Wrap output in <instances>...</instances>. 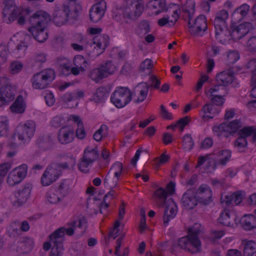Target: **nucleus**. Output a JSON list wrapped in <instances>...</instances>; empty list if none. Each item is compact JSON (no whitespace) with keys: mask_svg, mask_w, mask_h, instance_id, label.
Listing matches in <instances>:
<instances>
[{"mask_svg":"<svg viewBox=\"0 0 256 256\" xmlns=\"http://www.w3.org/2000/svg\"><path fill=\"white\" fill-rule=\"evenodd\" d=\"M68 122L72 121L74 124H77V129L76 131V134L79 139L82 140L85 138L86 136V131L84 128V124L80 117L74 115H70L68 118Z\"/></svg>","mask_w":256,"mask_h":256,"instance_id":"nucleus-24","label":"nucleus"},{"mask_svg":"<svg viewBox=\"0 0 256 256\" xmlns=\"http://www.w3.org/2000/svg\"><path fill=\"white\" fill-rule=\"evenodd\" d=\"M167 196V192L162 188H160L156 190L154 194V200L159 207H162L165 204H166Z\"/></svg>","mask_w":256,"mask_h":256,"instance_id":"nucleus-28","label":"nucleus"},{"mask_svg":"<svg viewBox=\"0 0 256 256\" xmlns=\"http://www.w3.org/2000/svg\"><path fill=\"white\" fill-rule=\"evenodd\" d=\"M74 64L78 66L81 70V72H84L88 64L87 60L81 55H77L74 56L73 60Z\"/></svg>","mask_w":256,"mask_h":256,"instance_id":"nucleus-42","label":"nucleus"},{"mask_svg":"<svg viewBox=\"0 0 256 256\" xmlns=\"http://www.w3.org/2000/svg\"><path fill=\"white\" fill-rule=\"evenodd\" d=\"M149 81L151 82L150 85H148L149 88L151 87L157 90L160 88V81L156 76L152 75L150 78Z\"/></svg>","mask_w":256,"mask_h":256,"instance_id":"nucleus-57","label":"nucleus"},{"mask_svg":"<svg viewBox=\"0 0 256 256\" xmlns=\"http://www.w3.org/2000/svg\"><path fill=\"white\" fill-rule=\"evenodd\" d=\"M241 223L244 229L251 230L256 228V217L252 214L244 216L241 220Z\"/></svg>","mask_w":256,"mask_h":256,"instance_id":"nucleus-36","label":"nucleus"},{"mask_svg":"<svg viewBox=\"0 0 256 256\" xmlns=\"http://www.w3.org/2000/svg\"><path fill=\"white\" fill-rule=\"evenodd\" d=\"M98 151L96 146L94 148L87 146L84 150L82 158L94 163L98 159Z\"/></svg>","mask_w":256,"mask_h":256,"instance_id":"nucleus-34","label":"nucleus"},{"mask_svg":"<svg viewBox=\"0 0 256 256\" xmlns=\"http://www.w3.org/2000/svg\"><path fill=\"white\" fill-rule=\"evenodd\" d=\"M8 130V119L6 117L0 116V136H6Z\"/></svg>","mask_w":256,"mask_h":256,"instance_id":"nucleus-48","label":"nucleus"},{"mask_svg":"<svg viewBox=\"0 0 256 256\" xmlns=\"http://www.w3.org/2000/svg\"><path fill=\"white\" fill-rule=\"evenodd\" d=\"M200 232L198 230L189 228L188 235L180 238L176 246L192 254L200 252L202 251V244L198 236Z\"/></svg>","mask_w":256,"mask_h":256,"instance_id":"nucleus-3","label":"nucleus"},{"mask_svg":"<svg viewBox=\"0 0 256 256\" xmlns=\"http://www.w3.org/2000/svg\"><path fill=\"white\" fill-rule=\"evenodd\" d=\"M93 44H95L98 48L102 50L99 54H97L98 55L101 52H102L108 45L109 37L106 34L96 36L93 38Z\"/></svg>","mask_w":256,"mask_h":256,"instance_id":"nucleus-30","label":"nucleus"},{"mask_svg":"<svg viewBox=\"0 0 256 256\" xmlns=\"http://www.w3.org/2000/svg\"><path fill=\"white\" fill-rule=\"evenodd\" d=\"M178 212V208L172 198H169L166 203L163 216L164 224L166 226L168 222L173 219Z\"/></svg>","mask_w":256,"mask_h":256,"instance_id":"nucleus-20","label":"nucleus"},{"mask_svg":"<svg viewBox=\"0 0 256 256\" xmlns=\"http://www.w3.org/2000/svg\"><path fill=\"white\" fill-rule=\"evenodd\" d=\"M106 8V2L103 0L93 5L89 12L90 21L96 22L100 20L104 14Z\"/></svg>","mask_w":256,"mask_h":256,"instance_id":"nucleus-18","label":"nucleus"},{"mask_svg":"<svg viewBox=\"0 0 256 256\" xmlns=\"http://www.w3.org/2000/svg\"><path fill=\"white\" fill-rule=\"evenodd\" d=\"M250 6L248 4H244L236 8L234 11L232 15L234 16L240 14L241 15L242 18H243L248 14L250 10Z\"/></svg>","mask_w":256,"mask_h":256,"instance_id":"nucleus-49","label":"nucleus"},{"mask_svg":"<svg viewBox=\"0 0 256 256\" xmlns=\"http://www.w3.org/2000/svg\"><path fill=\"white\" fill-rule=\"evenodd\" d=\"M75 138L74 130L73 128H68L65 130V144L72 142Z\"/></svg>","mask_w":256,"mask_h":256,"instance_id":"nucleus-53","label":"nucleus"},{"mask_svg":"<svg viewBox=\"0 0 256 256\" xmlns=\"http://www.w3.org/2000/svg\"><path fill=\"white\" fill-rule=\"evenodd\" d=\"M26 108V104L22 96H18L14 102L10 106L11 111L16 114L24 112Z\"/></svg>","mask_w":256,"mask_h":256,"instance_id":"nucleus-29","label":"nucleus"},{"mask_svg":"<svg viewBox=\"0 0 256 256\" xmlns=\"http://www.w3.org/2000/svg\"><path fill=\"white\" fill-rule=\"evenodd\" d=\"M27 173V166L22 164L13 169L8 174L6 182L10 186H13L19 184L26 176Z\"/></svg>","mask_w":256,"mask_h":256,"instance_id":"nucleus-14","label":"nucleus"},{"mask_svg":"<svg viewBox=\"0 0 256 256\" xmlns=\"http://www.w3.org/2000/svg\"><path fill=\"white\" fill-rule=\"evenodd\" d=\"M239 59L238 54L234 51L229 52L228 54V60L230 63H234Z\"/></svg>","mask_w":256,"mask_h":256,"instance_id":"nucleus-63","label":"nucleus"},{"mask_svg":"<svg viewBox=\"0 0 256 256\" xmlns=\"http://www.w3.org/2000/svg\"><path fill=\"white\" fill-rule=\"evenodd\" d=\"M64 185L60 184L57 188L56 192H49L46 194V198L52 204H56L58 202L60 198H62Z\"/></svg>","mask_w":256,"mask_h":256,"instance_id":"nucleus-31","label":"nucleus"},{"mask_svg":"<svg viewBox=\"0 0 256 256\" xmlns=\"http://www.w3.org/2000/svg\"><path fill=\"white\" fill-rule=\"evenodd\" d=\"M253 30L252 24L246 22L232 28L231 37L234 40H238Z\"/></svg>","mask_w":256,"mask_h":256,"instance_id":"nucleus-16","label":"nucleus"},{"mask_svg":"<svg viewBox=\"0 0 256 256\" xmlns=\"http://www.w3.org/2000/svg\"><path fill=\"white\" fill-rule=\"evenodd\" d=\"M182 11L188 14V18H193L195 12V2L193 0H186L182 6Z\"/></svg>","mask_w":256,"mask_h":256,"instance_id":"nucleus-39","label":"nucleus"},{"mask_svg":"<svg viewBox=\"0 0 256 256\" xmlns=\"http://www.w3.org/2000/svg\"><path fill=\"white\" fill-rule=\"evenodd\" d=\"M32 188V184H26L16 190L12 200L14 206L19 207L25 204L30 197Z\"/></svg>","mask_w":256,"mask_h":256,"instance_id":"nucleus-13","label":"nucleus"},{"mask_svg":"<svg viewBox=\"0 0 256 256\" xmlns=\"http://www.w3.org/2000/svg\"><path fill=\"white\" fill-rule=\"evenodd\" d=\"M247 46L250 50L256 52V36L251 37L247 42Z\"/></svg>","mask_w":256,"mask_h":256,"instance_id":"nucleus-64","label":"nucleus"},{"mask_svg":"<svg viewBox=\"0 0 256 256\" xmlns=\"http://www.w3.org/2000/svg\"><path fill=\"white\" fill-rule=\"evenodd\" d=\"M234 219V216L230 214V210L225 208L220 214L218 218L219 223L226 226H230L231 222Z\"/></svg>","mask_w":256,"mask_h":256,"instance_id":"nucleus-32","label":"nucleus"},{"mask_svg":"<svg viewBox=\"0 0 256 256\" xmlns=\"http://www.w3.org/2000/svg\"><path fill=\"white\" fill-rule=\"evenodd\" d=\"M241 127L240 121L235 120L228 124L222 123L220 126H215L212 130L218 136L228 137L236 132Z\"/></svg>","mask_w":256,"mask_h":256,"instance_id":"nucleus-10","label":"nucleus"},{"mask_svg":"<svg viewBox=\"0 0 256 256\" xmlns=\"http://www.w3.org/2000/svg\"><path fill=\"white\" fill-rule=\"evenodd\" d=\"M76 222H68L66 224V228H65V234L68 236H72L74 234V230L76 227Z\"/></svg>","mask_w":256,"mask_h":256,"instance_id":"nucleus-54","label":"nucleus"},{"mask_svg":"<svg viewBox=\"0 0 256 256\" xmlns=\"http://www.w3.org/2000/svg\"><path fill=\"white\" fill-rule=\"evenodd\" d=\"M244 256H252L256 252V242L253 240L243 241Z\"/></svg>","mask_w":256,"mask_h":256,"instance_id":"nucleus-38","label":"nucleus"},{"mask_svg":"<svg viewBox=\"0 0 256 256\" xmlns=\"http://www.w3.org/2000/svg\"><path fill=\"white\" fill-rule=\"evenodd\" d=\"M222 90L224 92L222 95H208V94H206L207 97L210 98V102L212 104L215 106H222L225 101L224 96L227 94L226 88L224 87H222Z\"/></svg>","mask_w":256,"mask_h":256,"instance_id":"nucleus-37","label":"nucleus"},{"mask_svg":"<svg viewBox=\"0 0 256 256\" xmlns=\"http://www.w3.org/2000/svg\"><path fill=\"white\" fill-rule=\"evenodd\" d=\"M183 148L186 150H190L194 146V142L190 135L186 134L183 138Z\"/></svg>","mask_w":256,"mask_h":256,"instance_id":"nucleus-47","label":"nucleus"},{"mask_svg":"<svg viewBox=\"0 0 256 256\" xmlns=\"http://www.w3.org/2000/svg\"><path fill=\"white\" fill-rule=\"evenodd\" d=\"M93 163L82 158L80 159L78 168L80 171L84 173H87L90 170L89 166Z\"/></svg>","mask_w":256,"mask_h":256,"instance_id":"nucleus-46","label":"nucleus"},{"mask_svg":"<svg viewBox=\"0 0 256 256\" xmlns=\"http://www.w3.org/2000/svg\"><path fill=\"white\" fill-rule=\"evenodd\" d=\"M68 0V2L65 6V24L72 25L78 20L80 8L76 3V0Z\"/></svg>","mask_w":256,"mask_h":256,"instance_id":"nucleus-12","label":"nucleus"},{"mask_svg":"<svg viewBox=\"0 0 256 256\" xmlns=\"http://www.w3.org/2000/svg\"><path fill=\"white\" fill-rule=\"evenodd\" d=\"M76 164V160L72 156H66L65 162V168L72 169Z\"/></svg>","mask_w":256,"mask_h":256,"instance_id":"nucleus-60","label":"nucleus"},{"mask_svg":"<svg viewBox=\"0 0 256 256\" xmlns=\"http://www.w3.org/2000/svg\"><path fill=\"white\" fill-rule=\"evenodd\" d=\"M50 20V15L43 10L36 12L32 16V26L28 28V31L38 42H43L48 38V34L46 28Z\"/></svg>","mask_w":256,"mask_h":256,"instance_id":"nucleus-1","label":"nucleus"},{"mask_svg":"<svg viewBox=\"0 0 256 256\" xmlns=\"http://www.w3.org/2000/svg\"><path fill=\"white\" fill-rule=\"evenodd\" d=\"M8 231L11 236H15L20 233L19 223L14 222L11 224L8 228Z\"/></svg>","mask_w":256,"mask_h":256,"instance_id":"nucleus-50","label":"nucleus"},{"mask_svg":"<svg viewBox=\"0 0 256 256\" xmlns=\"http://www.w3.org/2000/svg\"><path fill=\"white\" fill-rule=\"evenodd\" d=\"M106 77L112 74L116 70L115 66L110 61L106 62L100 66Z\"/></svg>","mask_w":256,"mask_h":256,"instance_id":"nucleus-43","label":"nucleus"},{"mask_svg":"<svg viewBox=\"0 0 256 256\" xmlns=\"http://www.w3.org/2000/svg\"><path fill=\"white\" fill-rule=\"evenodd\" d=\"M132 94L127 88L120 87L112 94L110 100L118 108L126 105L132 100Z\"/></svg>","mask_w":256,"mask_h":256,"instance_id":"nucleus-7","label":"nucleus"},{"mask_svg":"<svg viewBox=\"0 0 256 256\" xmlns=\"http://www.w3.org/2000/svg\"><path fill=\"white\" fill-rule=\"evenodd\" d=\"M198 199L196 194L192 189H188L183 194L181 202L188 210L193 209L197 204Z\"/></svg>","mask_w":256,"mask_h":256,"instance_id":"nucleus-22","label":"nucleus"},{"mask_svg":"<svg viewBox=\"0 0 256 256\" xmlns=\"http://www.w3.org/2000/svg\"><path fill=\"white\" fill-rule=\"evenodd\" d=\"M9 54L8 46L3 43H0V64L7 62Z\"/></svg>","mask_w":256,"mask_h":256,"instance_id":"nucleus-44","label":"nucleus"},{"mask_svg":"<svg viewBox=\"0 0 256 256\" xmlns=\"http://www.w3.org/2000/svg\"><path fill=\"white\" fill-rule=\"evenodd\" d=\"M242 196L240 192H234L230 195H226L221 198L222 203H225L227 206L238 205L242 201Z\"/></svg>","mask_w":256,"mask_h":256,"instance_id":"nucleus-25","label":"nucleus"},{"mask_svg":"<svg viewBox=\"0 0 256 256\" xmlns=\"http://www.w3.org/2000/svg\"><path fill=\"white\" fill-rule=\"evenodd\" d=\"M139 28L142 32L146 34L150 31V26L148 22L146 20H142L139 24Z\"/></svg>","mask_w":256,"mask_h":256,"instance_id":"nucleus-62","label":"nucleus"},{"mask_svg":"<svg viewBox=\"0 0 256 256\" xmlns=\"http://www.w3.org/2000/svg\"><path fill=\"white\" fill-rule=\"evenodd\" d=\"M204 114L202 118H204L212 119L220 111V108L215 106L210 102L205 104L201 110Z\"/></svg>","mask_w":256,"mask_h":256,"instance_id":"nucleus-27","label":"nucleus"},{"mask_svg":"<svg viewBox=\"0 0 256 256\" xmlns=\"http://www.w3.org/2000/svg\"><path fill=\"white\" fill-rule=\"evenodd\" d=\"M122 170V164L120 162H116L113 164L106 177L104 180V183H110V181L113 180V182L110 184V187L114 188L116 186L119 180V178L121 175Z\"/></svg>","mask_w":256,"mask_h":256,"instance_id":"nucleus-15","label":"nucleus"},{"mask_svg":"<svg viewBox=\"0 0 256 256\" xmlns=\"http://www.w3.org/2000/svg\"><path fill=\"white\" fill-rule=\"evenodd\" d=\"M216 30V38L222 44H224L228 38L230 36H231V32L227 27L224 28H215Z\"/></svg>","mask_w":256,"mask_h":256,"instance_id":"nucleus-35","label":"nucleus"},{"mask_svg":"<svg viewBox=\"0 0 256 256\" xmlns=\"http://www.w3.org/2000/svg\"><path fill=\"white\" fill-rule=\"evenodd\" d=\"M254 131V126H244L238 131V134L246 138V137L251 136Z\"/></svg>","mask_w":256,"mask_h":256,"instance_id":"nucleus-52","label":"nucleus"},{"mask_svg":"<svg viewBox=\"0 0 256 256\" xmlns=\"http://www.w3.org/2000/svg\"><path fill=\"white\" fill-rule=\"evenodd\" d=\"M88 76L90 77L93 80L96 82H98L100 80L106 78L105 74H104L102 68L100 67L94 68L91 70L88 74Z\"/></svg>","mask_w":256,"mask_h":256,"instance_id":"nucleus-41","label":"nucleus"},{"mask_svg":"<svg viewBox=\"0 0 256 256\" xmlns=\"http://www.w3.org/2000/svg\"><path fill=\"white\" fill-rule=\"evenodd\" d=\"M153 67V64L151 60L146 59L142 62L140 66V70L144 72L146 70H151Z\"/></svg>","mask_w":256,"mask_h":256,"instance_id":"nucleus-58","label":"nucleus"},{"mask_svg":"<svg viewBox=\"0 0 256 256\" xmlns=\"http://www.w3.org/2000/svg\"><path fill=\"white\" fill-rule=\"evenodd\" d=\"M228 16V12L225 10H222L218 12L214 20V28L227 27L226 20Z\"/></svg>","mask_w":256,"mask_h":256,"instance_id":"nucleus-26","label":"nucleus"},{"mask_svg":"<svg viewBox=\"0 0 256 256\" xmlns=\"http://www.w3.org/2000/svg\"><path fill=\"white\" fill-rule=\"evenodd\" d=\"M23 68L22 62L18 61H14L11 63L10 66V72L12 74H16L20 72Z\"/></svg>","mask_w":256,"mask_h":256,"instance_id":"nucleus-51","label":"nucleus"},{"mask_svg":"<svg viewBox=\"0 0 256 256\" xmlns=\"http://www.w3.org/2000/svg\"><path fill=\"white\" fill-rule=\"evenodd\" d=\"M55 78V72L51 68L44 70L34 74L31 78L32 87L36 90L46 88Z\"/></svg>","mask_w":256,"mask_h":256,"instance_id":"nucleus-5","label":"nucleus"},{"mask_svg":"<svg viewBox=\"0 0 256 256\" xmlns=\"http://www.w3.org/2000/svg\"><path fill=\"white\" fill-rule=\"evenodd\" d=\"M170 158V157L168 155L163 153L160 157L154 158V161L156 166L159 167L162 164L168 162Z\"/></svg>","mask_w":256,"mask_h":256,"instance_id":"nucleus-55","label":"nucleus"},{"mask_svg":"<svg viewBox=\"0 0 256 256\" xmlns=\"http://www.w3.org/2000/svg\"><path fill=\"white\" fill-rule=\"evenodd\" d=\"M216 156L220 158L219 164L224 166L230 160L232 152L229 150H223L218 152Z\"/></svg>","mask_w":256,"mask_h":256,"instance_id":"nucleus-40","label":"nucleus"},{"mask_svg":"<svg viewBox=\"0 0 256 256\" xmlns=\"http://www.w3.org/2000/svg\"><path fill=\"white\" fill-rule=\"evenodd\" d=\"M196 195L198 202L204 205H208L212 201V193L210 187L206 184L200 186L196 190Z\"/></svg>","mask_w":256,"mask_h":256,"instance_id":"nucleus-17","label":"nucleus"},{"mask_svg":"<svg viewBox=\"0 0 256 256\" xmlns=\"http://www.w3.org/2000/svg\"><path fill=\"white\" fill-rule=\"evenodd\" d=\"M49 239L50 242L53 244L50 256H61L64 241V228L62 227L56 230L50 235Z\"/></svg>","mask_w":256,"mask_h":256,"instance_id":"nucleus-9","label":"nucleus"},{"mask_svg":"<svg viewBox=\"0 0 256 256\" xmlns=\"http://www.w3.org/2000/svg\"><path fill=\"white\" fill-rule=\"evenodd\" d=\"M29 14L28 9L17 6L13 0L4 1L2 11L4 22L11 24L16 20L18 24L23 25Z\"/></svg>","mask_w":256,"mask_h":256,"instance_id":"nucleus-2","label":"nucleus"},{"mask_svg":"<svg viewBox=\"0 0 256 256\" xmlns=\"http://www.w3.org/2000/svg\"><path fill=\"white\" fill-rule=\"evenodd\" d=\"M149 90V86L146 82L138 84L132 92L134 102L140 103L143 102L146 98Z\"/></svg>","mask_w":256,"mask_h":256,"instance_id":"nucleus-19","label":"nucleus"},{"mask_svg":"<svg viewBox=\"0 0 256 256\" xmlns=\"http://www.w3.org/2000/svg\"><path fill=\"white\" fill-rule=\"evenodd\" d=\"M64 166L62 164H54L46 169L40 178V184L43 186H50L56 182L62 174Z\"/></svg>","mask_w":256,"mask_h":256,"instance_id":"nucleus-6","label":"nucleus"},{"mask_svg":"<svg viewBox=\"0 0 256 256\" xmlns=\"http://www.w3.org/2000/svg\"><path fill=\"white\" fill-rule=\"evenodd\" d=\"M36 130V124L32 120H28L17 128L15 136L22 143L28 142L34 136Z\"/></svg>","mask_w":256,"mask_h":256,"instance_id":"nucleus-8","label":"nucleus"},{"mask_svg":"<svg viewBox=\"0 0 256 256\" xmlns=\"http://www.w3.org/2000/svg\"><path fill=\"white\" fill-rule=\"evenodd\" d=\"M234 80V72L231 70L223 71L216 76V81L220 86H226L231 84Z\"/></svg>","mask_w":256,"mask_h":256,"instance_id":"nucleus-23","label":"nucleus"},{"mask_svg":"<svg viewBox=\"0 0 256 256\" xmlns=\"http://www.w3.org/2000/svg\"><path fill=\"white\" fill-rule=\"evenodd\" d=\"M190 122V118L188 116L180 118L176 122L177 126L180 128V130L182 131L186 126Z\"/></svg>","mask_w":256,"mask_h":256,"instance_id":"nucleus-59","label":"nucleus"},{"mask_svg":"<svg viewBox=\"0 0 256 256\" xmlns=\"http://www.w3.org/2000/svg\"><path fill=\"white\" fill-rule=\"evenodd\" d=\"M192 18H188V31L192 35H200L207 30L206 19L204 15L198 16L194 20Z\"/></svg>","mask_w":256,"mask_h":256,"instance_id":"nucleus-11","label":"nucleus"},{"mask_svg":"<svg viewBox=\"0 0 256 256\" xmlns=\"http://www.w3.org/2000/svg\"><path fill=\"white\" fill-rule=\"evenodd\" d=\"M148 6L152 9H158L155 12L156 15L168 10L166 0H152L149 2Z\"/></svg>","mask_w":256,"mask_h":256,"instance_id":"nucleus-33","label":"nucleus"},{"mask_svg":"<svg viewBox=\"0 0 256 256\" xmlns=\"http://www.w3.org/2000/svg\"><path fill=\"white\" fill-rule=\"evenodd\" d=\"M10 168L11 164L9 162L0 164V186L2 184L4 178Z\"/></svg>","mask_w":256,"mask_h":256,"instance_id":"nucleus-45","label":"nucleus"},{"mask_svg":"<svg viewBox=\"0 0 256 256\" xmlns=\"http://www.w3.org/2000/svg\"><path fill=\"white\" fill-rule=\"evenodd\" d=\"M248 144L247 140L244 137L239 136L238 138L234 142V146L238 149L246 147Z\"/></svg>","mask_w":256,"mask_h":256,"instance_id":"nucleus-56","label":"nucleus"},{"mask_svg":"<svg viewBox=\"0 0 256 256\" xmlns=\"http://www.w3.org/2000/svg\"><path fill=\"white\" fill-rule=\"evenodd\" d=\"M220 86L217 83L214 87L211 88L208 92H206V94H208V95H222L223 93L220 92V90H222Z\"/></svg>","mask_w":256,"mask_h":256,"instance_id":"nucleus-61","label":"nucleus"},{"mask_svg":"<svg viewBox=\"0 0 256 256\" xmlns=\"http://www.w3.org/2000/svg\"><path fill=\"white\" fill-rule=\"evenodd\" d=\"M15 96L14 86H8L6 88L1 87L0 88V107L8 104L12 102Z\"/></svg>","mask_w":256,"mask_h":256,"instance_id":"nucleus-21","label":"nucleus"},{"mask_svg":"<svg viewBox=\"0 0 256 256\" xmlns=\"http://www.w3.org/2000/svg\"><path fill=\"white\" fill-rule=\"evenodd\" d=\"M144 10L142 0H124L122 8V17L131 21L136 20Z\"/></svg>","mask_w":256,"mask_h":256,"instance_id":"nucleus-4","label":"nucleus"}]
</instances>
